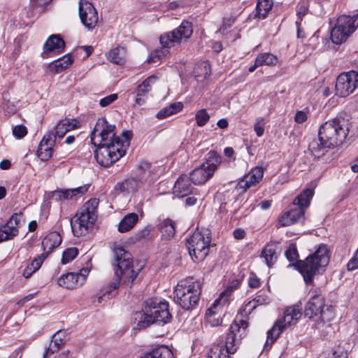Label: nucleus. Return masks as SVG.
Returning <instances> with one entry per match:
<instances>
[{"label": "nucleus", "instance_id": "10", "mask_svg": "<svg viewBox=\"0 0 358 358\" xmlns=\"http://www.w3.org/2000/svg\"><path fill=\"white\" fill-rule=\"evenodd\" d=\"M211 234L208 229H196L186 239V246L194 262H201L208 255Z\"/></svg>", "mask_w": 358, "mask_h": 358}, {"label": "nucleus", "instance_id": "1", "mask_svg": "<svg viewBox=\"0 0 358 358\" xmlns=\"http://www.w3.org/2000/svg\"><path fill=\"white\" fill-rule=\"evenodd\" d=\"M115 129V125L108 124L102 117L91 132V142L96 147L95 158L102 166L108 167L119 160L129 146L131 132L124 131L121 136H116Z\"/></svg>", "mask_w": 358, "mask_h": 358}, {"label": "nucleus", "instance_id": "30", "mask_svg": "<svg viewBox=\"0 0 358 358\" xmlns=\"http://www.w3.org/2000/svg\"><path fill=\"white\" fill-rule=\"evenodd\" d=\"M108 61L115 65L124 66L127 62V51L123 47H115L106 54Z\"/></svg>", "mask_w": 358, "mask_h": 358}, {"label": "nucleus", "instance_id": "38", "mask_svg": "<svg viewBox=\"0 0 358 358\" xmlns=\"http://www.w3.org/2000/svg\"><path fill=\"white\" fill-rule=\"evenodd\" d=\"M159 229L164 239L169 240L173 237L176 233L174 222L170 219L164 220L159 224Z\"/></svg>", "mask_w": 358, "mask_h": 358}, {"label": "nucleus", "instance_id": "26", "mask_svg": "<svg viewBox=\"0 0 358 358\" xmlns=\"http://www.w3.org/2000/svg\"><path fill=\"white\" fill-rule=\"evenodd\" d=\"M187 176H181L176 182L173 187V194L182 198L188 196L192 192L193 187Z\"/></svg>", "mask_w": 358, "mask_h": 358}, {"label": "nucleus", "instance_id": "32", "mask_svg": "<svg viewBox=\"0 0 358 358\" xmlns=\"http://www.w3.org/2000/svg\"><path fill=\"white\" fill-rule=\"evenodd\" d=\"M278 64H280L277 56L271 53L264 52L259 54L257 57L255 59V63L252 67H259L262 66H276Z\"/></svg>", "mask_w": 358, "mask_h": 358}, {"label": "nucleus", "instance_id": "6", "mask_svg": "<svg viewBox=\"0 0 358 358\" xmlns=\"http://www.w3.org/2000/svg\"><path fill=\"white\" fill-rule=\"evenodd\" d=\"M329 262V252L327 246L321 244L314 253L308 255L305 260L298 261L296 267L303 275L305 282L310 285L317 273L324 270Z\"/></svg>", "mask_w": 358, "mask_h": 358}, {"label": "nucleus", "instance_id": "37", "mask_svg": "<svg viewBox=\"0 0 358 358\" xmlns=\"http://www.w3.org/2000/svg\"><path fill=\"white\" fill-rule=\"evenodd\" d=\"M183 108L181 102H175L160 110L156 115L157 118L162 120L180 112Z\"/></svg>", "mask_w": 358, "mask_h": 358}, {"label": "nucleus", "instance_id": "42", "mask_svg": "<svg viewBox=\"0 0 358 358\" xmlns=\"http://www.w3.org/2000/svg\"><path fill=\"white\" fill-rule=\"evenodd\" d=\"M89 185H85L73 189H64V200L76 199L87 192Z\"/></svg>", "mask_w": 358, "mask_h": 358}, {"label": "nucleus", "instance_id": "47", "mask_svg": "<svg viewBox=\"0 0 358 358\" xmlns=\"http://www.w3.org/2000/svg\"><path fill=\"white\" fill-rule=\"evenodd\" d=\"M99 200L96 198H93L90 199L83 206L81 209L90 213L91 214H96V209L99 206Z\"/></svg>", "mask_w": 358, "mask_h": 358}, {"label": "nucleus", "instance_id": "18", "mask_svg": "<svg viewBox=\"0 0 358 358\" xmlns=\"http://www.w3.org/2000/svg\"><path fill=\"white\" fill-rule=\"evenodd\" d=\"M79 16L83 24L88 29H93L98 22V13L94 6L85 0L79 1Z\"/></svg>", "mask_w": 358, "mask_h": 358}, {"label": "nucleus", "instance_id": "25", "mask_svg": "<svg viewBox=\"0 0 358 358\" xmlns=\"http://www.w3.org/2000/svg\"><path fill=\"white\" fill-rule=\"evenodd\" d=\"M80 126V122L76 118H65L60 120L55 127V132H52L54 137L62 138L65 134L73 129H78Z\"/></svg>", "mask_w": 358, "mask_h": 358}, {"label": "nucleus", "instance_id": "45", "mask_svg": "<svg viewBox=\"0 0 358 358\" xmlns=\"http://www.w3.org/2000/svg\"><path fill=\"white\" fill-rule=\"evenodd\" d=\"M78 255V250L76 248H70L64 251L61 262L66 264L74 259Z\"/></svg>", "mask_w": 358, "mask_h": 358}, {"label": "nucleus", "instance_id": "35", "mask_svg": "<svg viewBox=\"0 0 358 358\" xmlns=\"http://www.w3.org/2000/svg\"><path fill=\"white\" fill-rule=\"evenodd\" d=\"M63 334L62 332L58 331L53 336L49 348L45 350L44 358H47L48 356L57 352L64 345L65 341Z\"/></svg>", "mask_w": 358, "mask_h": 358}, {"label": "nucleus", "instance_id": "17", "mask_svg": "<svg viewBox=\"0 0 358 358\" xmlns=\"http://www.w3.org/2000/svg\"><path fill=\"white\" fill-rule=\"evenodd\" d=\"M96 214H91L83 209L76 214V219L71 220V226L73 235L77 237L83 236L92 228L96 220Z\"/></svg>", "mask_w": 358, "mask_h": 358}, {"label": "nucleus", "instance_id": "20", "mask_svg": "<svg viewBox=\"0 0 358 358\" xmlns=\"http://www.w3.org/2000/svg\"><path fill=\"white\" fill-rule=\"evenodd\" d=\"M65 43L63 38L57 34H52L48 37L43 45L41 57L48 58L52 55L59 54L64 52Z\"/></svg>", "mask_w": 358, "mask_h": 358}, {"label": "nucleus", "instance_id": "8", "mask_svg": "<svg viewBox=\"0 0 358 358\" xmlns=\"http://www.w3.org/2000/svg\"><path fill=\"white\" fill-rule=\"evenodd\" d=\"M349 133V123L344 119H333L322 124L318 136L334 148L343 144Z\"/></svg>", "mask_w": 358, "mask_h": 358}, {"label": "nucleus", "instance_id": "11", "mask_svg": "<svg viewBox=\"0 0 358 358\" xmlns=\"http://www.w3.org/2000/svg\"><path fill=\"white\" fill-rule=\"evenodd\" d=\"M302 315L301 308L296 306H291L285 308L284 316L278 320L273 327L267 331V339L265 345H271L282 331L287 327L295 324Z\"/></svg>", "mask_w": 358, "mask_h": 358}, {"label": "nucleus", "instance_id": "49", "mask_svg": "<svg viewBox=\"0 0 358 358\" xmlns=\"http://www.w3.org/2000/svg\"><path fill=\"white\" fill-rule=\"evenodd\" d=\"M265 120L263 117H257L254 125V130L258 137L263 136L264 132Z\"/></svg>", "mask_w": 358, "mask_h": 358}, {"label": "nucleus", "instance_id": "27", "mask_svg": "<svg viewBox=\"0 0 358 358\" xmlns=\"http://www.w3.org/2000/svg\"><path fill=\"white\" fill-rule=\"evenodd\" d=\"M278 255V246L275 243H268L262 249L260 257L264 259L268 267L271 268L276 262Z\"/></svg>", "mask_w": 358, "mask_h": 358}, {"label": "nucleus", "instance_id": "12", "mask_svg": "<svg viewBox=\"0 0 358 358\" xmlns=\"http://www.w3.org/2000/svg\"><path fill=\"white\" fill-rule=\"evenodd\" d=\"M221 163V157L215 151L208 153L207 159L189 174L190 180L196 185L206 183L214 174Z\"/></svg>", "mask_w": 358, "mask_h": 358}, {"label": "nucleus", "instance_id": "13", "mask_svg": "<svg viewBox=\"0 0 358 358\" xmlns=\"http://www.w3.org/2000/svg\"><path fill=\"white\" fill-rule=\"evenodd\" d=\"M358 27V14L354 16L341 15L338 20L336 26L331 29V39L335 44L340 45Z\"/></svg>", "mask_w": 358, "mask_h": 358}, {"label": "nucleus", "instance_id": "54", "mask_svg": "<svg viewBox=\"0 0 358 358\" xmlns=\"http://www.w3.org/2000/svg\"><path fill=\"white\" fill-rule=\"evenodd\" d=\"M198 71H194V75L196 77L197 81H202L203 79H206L207 76L210 74V71H208V69H196Z\"/></svg>", "mask_w": 358, "mask_h": 358}, {"label": "nucleus", "instance_id": "50", "mask_svg": "<svg viewBox=\"0 0 358 358\" xmlns=\"http://www.w3.org/2000/svg\"><path fill=\"white\" fill-rule=\"evenodd\" d=\"M47 257V253H43L38 257L34 258L31 263L29 264L32 267L31 268L34 271H38Z\"/></svg>", "mask_w": 358, "mask_h": 358}, {"label": "nucleus", "instance_id": "57", "mask_svg": "<svg viewBox=\"0 0 358 358\" xmlns=\"http://www.w3.org/2000/svg\"><path fill=\"white\" fill-rule=\"evenodd\" d=\"M347 267L349 271H353L358 268V253L357 252L348 263Z\"/></svg>", "mask_w": 358, "mask_h": 358}, {"label": "nucleus", "instance_id": "19", "mask_svg": "<svg viewBox=\"0 0 358 358\" xmlns=\"http://www.w3.org/2000/svg\"><path fill=\"white\" fill-rule=\"evenodd\" d=\"M89 272L88 268H82L78 273L70 272L64 274L58 279L57 283L66 289H75L85 283Z\"/></svg>", "mask_w": 358, "mask_h": 358}, {"label": "nucleus", "instance_id": "29", "mask_svg": "<svg viewBox=\"0 0 358 358\" xmlns=\"http://www.w3.org/2000/svg\"><path fill=\"white\" fill-rule=\"evenodd\" d=\"M62 243V237L57 231L49 233L42 241V248L43 253L48 255L55 248L58 247Z\"/></svg>", "mask_w": 358, "mask_h": 358}, {"label": "nucleus", "instance_id": "60", "mask_svg": "<svg viewBox=\"0 0 358 358\" xmlns=\"http://www.w3.org/2000/svg\"><path fill=\"white\" fill-rule=\"evenodd\" d=\"M334 89V83H331V85H327V86H325L322 88V95L324 96V97H328L329 96L332 92H333V90Z\"/></svg>", "mask_w": 358, "mask_h": 358}, {"label": "nucleus", "instance_id": "51", "mask_svg": "<svg viewBox=\"0 0 358 358\" xmlns=\"http://www.w3.org/2000/svg\"><path fill=\"white\" fill-rule=\"evenodd\" d=\"M308 12V6L306 2H301L296 6V15L297 20L299 22L302 21V18L303 16L306 15Z\"/></svg>", "mask_w": 358, "mask_h": 358}, {"label": "nucleus", "instance_id": "33", "mask_svg": "<svg viewBox=\"0 0 358 358\" xmlns=\"http://www.w3.org/2000/svg\"><path fill=\"white\" fill-rule=\"evenodd\" d=\"M18 234L17 225L13 221L9 220L0 229L1 240H11Z\"/></svg>", "mask_w": 358, "mask_h": 358}, {"label": "nucleus", "instance_id": "4", "mask_svg": "<svg viewBox=\"0 0 358 358\" xmlns=\"http://www.w3.org/2000/svg\"><path fill=\"white\" fill-rule=\"evenodd\" d=\"M248 327L247 321H235L229 327L224 344L214 345L210 349L207 358H229L239 347L241 341L245 335Z\"/></svg>", "mask_w": 358, "mask_h": 358}, {"label": "nucleus", "instance_id": "41", "mask_svg": "<svg viewBox=\"0 0 358 358\" xmlns=\"http://www.w3.org/2000/svg\"><path fill=\"white\" fill-rule=\"evenodd\" d=\"M268 303V298L263 294L256 296L252 300L249 301L245 304L244 311L245 313L250 314L252 311L257 306L264 305Z\"/></svg>", "mask_w": 358, "mask_h": 358}, {"label": "nucleus", "instance_id": "39", "mask_svg": "<svg viewBox=\"0 0 358 358\" xmlns=\"http://www.w3.org/2000/svg\"><path fill=\"white\" fill-rule=\"evenodd\" d=\"M239 285L240 281L238 280L231 281L227 288L220 293L219 297L216 299V303H228L232 292L239 287Z\"/></svg>", "mask_w": 358, "mask_h": 358}, {"label": "nucleus", "instance_id": "28", "mask_svg": "<svg viewBox=\"0 0 358 358\" xmlns=\"http://www.w3.org/2000/svg\"><path fill=\"white\" fill-rule=\"evenodd\" d=\"M334 148L326 141H324L322 138L318 136V139L312 141L308 146L309 150L312 155L317 158L324 156L330 149Z\"/></svg>", "mask_w": 358, "mask_h": 358}, {"label": "nucleus", "instance_id": "46", "mask_svg": "<svg viewBox=\"0 0 358 358\" xmlns=\"http://www.w3.org/2000/svg\"><path fill=\"white\" fill-rule=\"evenodd\" d=\"M210 119V115L207 113L206 110H199L195 115V120L199 127H203L207 124Z\"/></svg>", "mask_w": 358, "mask_h": 358}, {"label": "nucleus", "instance_id": "44", "mask_svg": "<svg viewBox=\"0 0 358 358\" xmlns=\"http://www.w3.org/2000/svg\"><path fill=\"white\" fill-rule=\"evenodd\" d=\"M169 52V50H164L163 48L162 49H157L150 53L148 58V62L149 64L157 63L164 58Z\"/></svg>", "mask_w": 358, "mask_h": 358}, {"label": "nucleus", "instance_id": "23", "mask_svg": "<svg viewBox=\"0 0 358 358\" xmlns=\"http://www.w3.org/2000/svg\"><path fill=\"white\" fill-rule=\"evenodd\" d=\"M226 304L222 303H216V300L208 309L205 319L207 324L210 327H217L222 322V316L224 315V306Z\"/></svg>", "mask_w": 358, "mask_h": 358}, {"label": "nucleus", "instance_id": "43", "mask_svg": "<svg viewBox=\"0 0 358 358\" xmlns=\"http://www.w3.org/2000/svg\"><path fill=\"white\" fill-rule=\"evenodd\" d=\"M73 62L71 54H66L64 57L54 60L48 67H69Z\"/></svg>", "mask_w": 358, "mask_h": 358}, {"label": "nucleus", "instance_id": "52", "mask_svg": "<svg viewBox=\"0 0 358 358\" xmlns=\"http://www.w3.org/2000/svg\"><path fill=\"white\" fill-rule=\"evenodd\" d=\"M27 134V128L23 125H17L13 129V134L17 138H22Z\"/></svg>", "mask_w": 358, "mask_h": 358}, {"label": "nucleus", "instance_id": "61", "mask_svg": "<svg viewBox=\"0 0 358 358\" xmlns=\"http://www.w3.org/2000/svg\"><path fill=\"white\" fill-rule=\"evenodd\" d=\"M248 285L250 287L257 288L259 287V279L256 276H250L248 279Z\"/></svg>", "mask_w": 358, "mask_h": 358}, {"label": "nucleus", "instance_id": "5", "mask_svg": "<svg viewBox=\"0 0 358 358\" xmlns=\"http://www.w3.org/2000/svg\"><path fill=\"white\" fill-rule=\"evenodd\" d=\"M138 327L146 328L149 325L158 323L166 324L172 320V315L169 310V305L165 300L149 299L144 303L143 313H139Z\"/></svg>", "mask_w": 358, "mask_h": 358}, {"label": "nucleus", "instance_id": "31", "mask_svg": "<svg viewBox=\"0 0 358 358\" xmlns=\"http://www.w3.org/2000/svg\"><path fill=\"white\" fill-rule=\"evenodd\" d=\"M143 181L137 178L126 179L122 182H118L115 189L124 192H131L138 190L142 186Z\"/></svg>", "mask_w": 358, "mask_h": 358}, {"label": "nucleus", "instance_id": "34", "mask_svg": "<svg viewBox=\"0 0 358 358\" xmlns=\"http://www.w3.org/2000/svg\"><path fill=\"white\" fill-rule=\"evenodd\" d=\"M138 221V216L135 213H128L122 219L118 225V231L125 233L131 230Z\"/></svg>", "mask_w": 358, "mask_h": 358}, {"label": "nucleus", "instance_id": "56", "mask_svg": "<svg viewBox=\"0 0 358 358\" xmlns=\"http://www.w3.org/2000/svg\"><path fill=\"white\" fill-rule=\"evenodd\" d=\"M307 113L303 110H299L296 113L294 120L298 124H302L307 120Z\"/></svg>", "mask_w": 358, "mask_h": 358}, {"label": "nucleus", "instance_id": "55", "mask_svg": "<svg viewBox=\"0 0 358 358\" xmlns=\"http://www.w3.org/2000/svg\"><path fill=\"white\" fill-rule=\"evenodd\" d=\"M3 108L4 112L7 113L8 114H13L16 111L15 106L9 101H6L5 98H3Z\"/></svg>", "mask_w": 358, "mask_h": 358}, {"label": "nucleus", "instance_id": "53", "mask_svg": "<svg viewBox=\"0 0 358 358\" xmlns=\"http://www.w3.org/2000/svg\"><path fill=\"white\" fill-rule=\"evenodd\" d=\"M117 99V94H111L108 96H105L104 98H102L99 101V105L101 107H106L109 106L110 103L114 102Z\"/></svg>", "mask_w": 358, "mask_h": 358}, {"label": "nucleus", "instance_id": "15", "mask_svg": "<svg viewBox=\"0 0 358 358\" xmlns=\"http://www.w3.org/2000/svg\"><path fill=\"white\" fill-rule=\"evenodd\" d=\"M193 33L192 24L188 21H183L180 26L171 31L160 36V43L164 50H167L187 41Z\"/></svg>", "mask_w": 358, "mask_h": 358}, {"label": "nucleus", "instance_id": "16", "mask_svg": "<svg viewBox=\"0 0 358 358\" xmlns=\"http://www.w3.org/2000/svg\"><path fill=\"white\" fill-rule=\"evenodd\" d=\"M358 87V73L354 70L341 73L334 85L335 95L346 97Z\"/></svg>", "mask_w": 358, "mask_h": 358}, {"label": "nucleus", "instance_id": "22", "mask_svg": "<svg viewBox=\"0 0 358 358\" xmlns=\"http://www.w3.org/2000/svg\"><path fill=\"white\" fill-rule=\"evenodd\" d=\"M157 80L155 75L147 78L141 84L138 85L135 92L134 101L136 105L142 106L145 103L148 94L152 90V85Z\"/></svg>", "mask_w": 358, "mask_h": 358}, {"label": "nucleus", "instance_id": "62", "mask_svg": "<svg viewBox=\"0 0 358 358\" xmlns=\"http://www.w3.org/2000/svg\"><path fill=\"white\" fill-rule=\"evenodd\" d=\"M93 47L92 46H80L77 48L76 51L78 53L80 51H85V57H89L93 52Z\"/></svg>", "mask_w": 358, "mask_h": 358}, {"label": "nucleus", "instance_id": "64", "mask_svg": "<svg viewBox=\"0 0 358 358\" xmlns=\"http://www.w3.org/2000/svg\"><path fill=\"white\" fill-rule=\"evenodd\" d=\"M31 268H32L30 265H28L22 271V275L25 278H29L35 271H34Z\"/></svg>", "mask_w": 358, "mask_h": 358}, {"label": "nucleus", "instance_id": "63", "mask_svg": "<svg viewBox=\"0 0 358 358\" xmlns=\"http://www.w3.org/2000/svg\"><path fill=\"white\" fill-rule=\"evenodd\" d=\"M233 234L236 239L241 240L245 237V232L242 229H236L234 231Z\"/></svg>", "mask_w": 358, "mask_h": 358}, {"label": "nucleus", "instance_id": "3", "mask_svg": "<svg viewBox=\"0 0 358 358\" xmlns=\"http://www.w3.org/2000/svg\"><path fill=\"white\" fill-rule=\"evenodd\" d=\"M304 315L308 318L320 315L315 327L322 334L327 333V329L331 327L329 322L335 317V312L331 306L325 304L324 296L320 289L312 292L304 310Z\"/></svg>", "mask_w": 358, "mask_h": 358}, {"label": "nucleus", "instance_id": "48", "mask_svg": "<svg viewBox=\"0 0 358 358\" xmlns=\"http://www.w3.org/2000/svg\"><path fill=\"white\" fill-rule=\"evenodd\" d=\"M285 255L289 262L297 260L299 258V254L296 245L290 244L286 250Z\"/></svg>", "mask_w": 358, "mask_h": 358}, {"label": "nucleus", "instance_id": "36", "mask_svg": "<svg viewBox=\"0 0 358 358\" xmlns=\"http://www.w3.org/2000/svg\"><path fill=\"white\" fill-rule=\"evenodd\" d=\"M140 358H174L172 351L166 346L162 345L145 353Z\"/></svg>", "mask_w": 358, "mask_h": 358}, {"label": "nucleus", "instance_id": "58", "mask_svg": "<svg viewBox=\"0 0 358 358\" xmlns=\"http://www.w3.org/2000/svg\"><path fill=\"white\" fill-rule=\"evenodd\" d=\"M51 197L56 201L64 200V189H58L52 192Z\"/></svg>", "mask_w": 358, "mask_h": 358}, {"label": "nucleus", "instance_id": "21", "mask_svg": "<svg viewBox=\"0 0 358 358\" xmlns=\"http://www.w3.org/2000/svg\"><path fill=\"white\" fill-rule=\"evenodd\" d=\"M264 170L261 166H256L251 169V171L243 178H241L237 185V189H241L243 192H245L250 187L259 183L264 176Z\"/></svg>", "mask_w": 358, "mask_h": 358}, {"label": "nucleus", "instance_id": "40", "mask_svg": "<svg viewBox=\"0 0 358 358\" xmlns=\"http://www.w3.org/2000/svg\"><path fill=\"white\" fill-rule=\"evenodd\" d=\"M273 4L272 0H258L256 6V17L262 19L266 18L268 12L272 8Z\"/></svg>", "mask_w": 358, "mask_h": 358}, {"label": "nucleus", "instance_id": "24", "mask_svg": "<svg viewBox=\"0 0 358 358\" xmlns=\"http://www.w3.org/2000/svg\"><path fill=\"white\" fill-rule=\"evenodd\" d=\"M55 138L52 132L45 134L39 143L37 150L38 157L42 161H48L53 153Z\"/></svg>", "mask_w": 358, "mask_h": 358}, {"label": "nucleus", "instance_id": "2", "mask_svg": "<svg viewBox=\"0 0 358 358\" xmlns=\"http://www.w3.org/2000/svg\"><path fill=\"white\" fill-rule=\"evenodd\" d=\"M114 278L108 287L103 291L93 297V303L96 305L101 303L106 298L109 299L114 296L113 294L122 283L131 287L138 275L132 267L131 255L122 247L115 248L114 251Z\"/></svg>", "mask_w": 358, "mask_h": 358}, {"label": "nucleus", "instance_id": "7", "mask_svg": "<svg viewBox=\"0 0 358 358\" xmlns=\"http://www.w3.org/2000/svg\"><path fill=\"white\" fill-rule=\"evenodd\" d=\"M201 292L199 281L189 277L179 281L174 288V301L184 310L193 309L198 303Z\"/></svg>", "mask_w": 358, "mask_h": 358}, {"label": "nucleus", "instance_id": "9", "mask_svg": "<svg viewBox=\"0 0 358 358\" xmlns=\"http://www.w3.org/2000/svg\"><path fill=\"white\" fill-rule=\"evenodd\" d=\"M313 194V190L308 188L298 195L293 201L294 208L280 216L278 219L279 225L282 227L290 226L301 220H303L305 210L309 206Z\"/></svg>", "mask_w": 358, "mask_h": 358}, {"label": "nucleus", "instance_id": "14", "mask_svg": "<svg viewBox=\"0 0 358 358\" xmlns=\"http://www.w3.org/2000/svg\"><path fill=\"white\" fill-rule=\"evenodd\" d=\"M193 33L192 24L188 21H183L180 26L171 31L160 36V43L164 50H167L187 41Z\"/></svg>", "mask_w": 358, "mask_h": 358}, {"label": "nucleus", "instance_id": "59", "mask_svg": "<svg viewBox=\"0 0 358 358\" xmlns=\"http://www.w3.org/2000/svg\"><path fill=\"white\" fill-rule=\"evenodd\" d=\"M235 22V18L231 17L229 18H224L223 24L220 28V31H224L228 27H231Z\"/></svg>", "mask_w": 358, "mask_h": 358}]
</instances>
